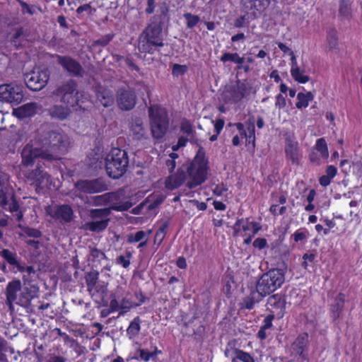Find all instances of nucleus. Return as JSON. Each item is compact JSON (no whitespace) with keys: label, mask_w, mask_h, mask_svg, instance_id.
Masks as SVG:
<instances>
[{"label":"nucleus","mask_w":362,"mask_h":362,"mask_svg":"<svg viewBox=\"0 0 362 362\" xmlns=\"http://www.w3.org/2000/svg\"><path fill=\"white\" fill-rule=\"evenodd\" d=\"M70 146L69 136L62 130L48 123L42 124L37 131L34 142L26 144L21 152L22 165L35 164L34 168L24 173L25 178L36 189H43L50 183V175L45 170V162L60 160Z\"/></svg>","instance_id":"f257e3e1"},{"label":"nucleus","mask_w":362,"mask_h":362,"mask_svg":"<svg viewBox=\"0 0 362 362\" xmlns=\"http://www.w3.org/2000/svg\"><path fill=\"white\" fill-rule=\"evenodd\" d=\"M208 160L203 147H199L194 158L187 161L177 169L176 173L165 180V187L173 190L179 187L189 178L187 186L189 189L201 185L207 178Z\"/></svg>","instance_id":"f03ea898"},{"label":"nucleus","mask_w":362,"mask_h":362,"mask_svg":"<svg viewBox=\"0 0 362 362\" xmlns=\"http://www.w3.org/2000/svg\"><path fill=\"white\" fill-rule=\"evenodd\" d=\"M23 284L19 279L10 281L6 288V304L10 310L13 309V303L24 308L27 313H34L32 301L38 298L40 288L33 284L26 276H23Z\"/></svg>","instance_id":"7ed1b4c3"},{"label":"nucleus","mask_w":362,"mask_h":362,"mask_svg":"<svg viewBox=\"0 0 362 362\" xmlns=\"http://www.w3.org/2000/svg\"><path fill=\"white\" fill-rule=\"evenodd\" d=\"M129 156L125 150L113 148L105 158V170L107 175L113 179L122 177L129 166Z\"/></svg>","instance_id":"20e7f679"},{"label":"nucleus","mask_w":362,"mask_h":362,"mask_svg":"<svg viewBox=\"0 0 362 362\" xmlns=\"http://www.w3.org/2000/svg\"><path fill=\"white\" fill-rule=\"evenodd\" d=\"M152 136L156 139H162L169 126V118L165 108L153 105L148 109Z\"/></svg>","instance_id":"39448f33"},{"label":"nucleus","mask_w":362,"mask_h":362,"mask_svg":"<svg viewBox=\"0 0 362 362\" xmlns=\"http://www.w3.org/2000/svg\"><path fill=\"white\" fill-rule=\"evenodd\" d=\"M284 280V274L281 269H270L259 279L256 284V290L264 298L279 288Z\"/></svg>","instance_id":"423d86ee"},{"label":"nucleus","mask_w":362,"mask_h":362,"mask_svg":"<svg viewBox=\"0 0 362 362\" xmlns=\"http://www.w3.org/2000/svg\"><path fill=\"white\" fill-rule=\"evenodd\" d=\"M115 97L117 107L122 111H130L136 105V94L134 90L128 86L118 88L116 90Z\"/></svg>","instance_id":"0eeeda50"},{"label":"nucleus","mask_w":362,"mask_h":362,"mask_svg":"<svg viewBox=\"0 0 362 362\" xmlns=\"http://www.w3.org/2000/svg\"><path fill=\"white\" fill-rule=\"evenodd\" d=\"M78 84L73 80L69 79L57 86L53 91V95L58 97L62 103L69 105L74 103V100L79 94L77 90Z\"/></svg>","instance_id":"6e6552de"},{"label":"nucleus","mask_w":362,"mask_h":362,"mask_svg":"<svg viewBox=\"0 0 362 362\" xmlns=\"http://www.w3.org/2000/svg\"><path fill=\"white\" fill-rule=\"evenodd\" d=\"M23 98V86L14 83L0 86V100L18 105Z\"/></svg>","instance_id":"1a4fd4ad"},{"label":"nucleus","mask_w":362,"mask_h":362,"mask_svg":"<svg viewBox=\"0 0 362 362\" xmlns=\"http://www.w3.org/2000/svg\"><path fill=\"white\" fill-rule=\"evenodd\" d=\"M49 78L47 70L33 71L24 75V81L27 87L33 91L42 89Z\"/></svg>","instance_id":"9d476101"},{"label":"nucleus","mask_w":362,"mask_h":362,"mask_svg":"<svg viewBox=\"0 0 362 362\" xmlns=\"http://www.w3.org/2000/svg\"><path fill=\"white\" fill-rule=\"evenodd\" d=\"M75 188L83 193L95 194L107 190V184L101 178L80 180L75 182Z\"/></svg>","instance_id":"9b49d317"},{"label":"nucleus","mask_w":362,"mask_h":362,"mask_svg":"<svg viewBox=\"0 0 362 362\" xmlns=\"http://www.w3.org/2000/svg\"><path fill=\"white\" fill-rule=\"evenodd\" d=\"M96 100L104 107H110L114 105L115 102V95L112 90L106 86L98 85L95 88Z\"/></svg>","instance_id":"f8f14e48"},{"label":"nucleus","mask_w":362,"mask_h":362,"mask_svg":"<svg viewBox=\"0 0 362 362\" xmlns=\"http://www.w3.org/2000/svg\"><path fill=\"white\" fill-rule=\"evenodd\" d=\"M58 63L72 76H82L83 69L81 65L70 57L58 56Z\"/></svg>","instance_id":"ddd939ff"},{"label":"nucleus","mask_w":362,"mask_h":362,"mask_svg":"<svg viewBox=\"0 0 362 362\" xmlns=\"http://www.w3.org/2000/svg\"><path fill=\"white\" fill-rule=\"evenodd\" d=\"M162 32V30L149 23L141 35H142V37H145L151 42L154 43L156 47H161L164 46Z\"/></svg>","instance_id":"4468645a"},{"label":"nucleus","mask_w":362,"mask_h":362,"mask_svg":"<svg viewBox=\"0 0 362 362\" xmlns=\"http://www.w3.org/2000/svg\"><path fill=\"white\" fill-rule=\"evenodd\" d=\"M308 343V334L307 333H303L300 334L291 344V354H294L295 356H298L303 359H305L306 356L304 354V351L307 347Z\"/></svg>","instance_id":"2eb2a0df"},{"label":"nucleus","mask_w":362,"mask_h":362,"mask_svg":"<svg viewBox=\"0 0 362 362\" xmlns=\"http://www.w3.org/2000/svg\"><path fill=\"white\" fill-rule=\"evenodd\" d=\"M129 130L131 135L135 140L140 141L146 137L147 131L144 127L143 119L140 117H135L132 119Z\"/></svg>","instance_id":"dca6fc26"},{"label":"nucleus","mask_w":362,"mask_h":362,"mask_svg":"<svg viewBox=\"0 0 362 362\" xmlns=\"http://www.w3.org/2000/svg\"><path fill=\"white\" fill-rule=\"evenodd\" d=\"M52 213V217L65 223L71 222L74 218L73 209L68 204L57 205Z\"/></svg>","instance_id":"f3484780"},{"label":"nucleus","mask_w":362,"mask_h":362,"mask_svg":"<svg viewBox=\"0 0 362 362\" xmlns=\"http://www.w3.org/2000/svg\"><path fill=\"white\" fill-rule=\"evenodd\" d=\"M170 19L169 8L163 6L160 8V13L153 16L150 24L163 30L168 28Z\"/></svg>","instance_id":"a211bd4d"},{"label":"nucleus","mask_w":362,"mask_h":362,"mask_svg":"<svg viewBox=\"0 0 362 362\" xmlns=\"http://www.w3.org/2000/svg\"><path fill=\"white\" fill-rule=\"evenodd\" d=\"M8 194H11V197L8 199V204L4 207L1 206L4 209H8L12 215L16 217V221H21L23 217V211L20 209V205L15 198L13 193L10 191L7 192Z\"/></svg>","instance_id":"6ab92c4d"},{"label":"nucleus","mask_w":362,"mask_h":362,"mask_svg":"<svg viewBox=\"0 0 362 362\" xmlns=\"http://www.w3.org/2000/svg\"><path fill=\"white\" fill-rule=\"evenodd\" d=\"M47 111L52 119L61 121L66 119L71 113V110L68 107L60 105H52Z\"/></svg>","instance_id":"aec40b11"},{"label":"nucleus","mask_w":362,"mask_h":362,"mask_svg":"<svg viewBox=\"0 0 362 362\" xmlns=\"http://www.w3.org/2000/svg\"><path fill=\"white\" fill-rule=\"evenodd\" d=\"M37 109L36 103H28L13 110V115L18 118H25L34 115Z\"/></svg>","instance_id":"412c9836"},{"label":"nucleus","mask_w":362,"mask_h":362,"mask_svg":"<svg viewBox=\"0 0 362 362\" xmlns=\"http://www.w3.org/2000/svg\"><path fill=\"white\" fill-rule=\"evenodd\" d=\"M291 74L293 79L300 83H305L306 82L310 81V77L306 75H303V73L304 71H300V68L297 64V62L296 59V57L293 54V52H291Z\"/></svg>","instance_id":"4be33fe9"},{"label":"nucleus","mask_w":362,"mask_h":362,"mask_svg":"<svg viewBox=\"0 0 362 362\" xmlns=\"http://www.w3.org/2000/svg\"><path fill=\"white\" fill-rule=\"evenodd\" d=\"M344 295L339 293L335 298L334 301L330 305V312L334 321H336L339 317L344 306Z\"/></svg>","instance_id":"5701e85b"},{"label":"nucleus","mask_w":362,"mask_h":362,"mask_svg":"<svg viewBox=\"0 0 362 362\" xmlns=\"http://www.w3.org/2000/svg\"><path fill=\"white\" fill-rule=\"evenodd\" d=\"M263 297L257 292V290L252 291L249 296L245 297L240 303V308L252 310L255 304L262 300Z\"/></svg>","instance_id":"b1692460"},{"label":"nucleus","mask_w":362,"mask_h":362,"mask_svg":"<svg viewBox=\"0 0 362 362\" xmlns=\"http://www.w3.org/2000/svg\"><path fill=\"white\" fill-rule=\"evenodd\" d=\"M286 304L285 299L284 296L280 294H274L271 296L267 303V309L271 310L272 312L274 310H279L280 312H282L284 309Z\"/></svg>","instance_id":"393cba45"},{"label":"nucleus","mask_w":362,"mask_h":362,"mask_svg":"<svg viewBox=\"0 0 362 362\" xmlns=\"http://www.w3.org/2000/svg\"><path fill=\"white\" fill-rule=\"evenodd\" d=\"M109 222L110 218L86 222L84 224V229L94 233H100L107 228Z\"/></svg>","instance_id":"a878e982"},{"label":"nucleus","mask_w":362,"mask_h":362,"mask_svg":"<svg viewBox=\"0 0 362 362\" xmlns=\"http://www.w3.org/2000/svg\"><path fill=\"white\" fill-rule=\"evenodd\" d=\"M0 255L10 264L16 267L19 272H24L23 265L17 260L16 254L8 249H4L0 252Z\"/></svg>","instance_id":"bb28decb"},{"label":"nucleus","mask_w":362,"mask_h":362,"mask_svg":"<svg viewBox=\"0 0 362 362\" xmlns=\"http://www.w3.org/2000/svg\"><path fill=\"white\" fill-rule=\"evenodd\" d=\"M6 175L0 173V206L4 207L8 204V198L11 197V194H7L11 190L6 186Z\"/></svg>","instance_id":"cd10ccee"},{"label":"nucleus","mask_w":362,"mask_h":362,"mask_svg":"<svg viewBox=\"0 0 362 362\" xmlns=\"http://www.w3.org/2000/svg\"><path fill=\"white\" fill-rule=\"evenodd\" d=\"M119 192H108L104 194L95 197V201L98 204H106L107 203H115L119 199Z\"/></svg>","instance_id":"c85d7f7f"},{"label":"nucleus","mask_w":362,"mask_h":362,"mask_svg":"<svg viewBox=\"0 0 362 362\" xmlns=\"http://www.w3.org/2000/svg\"><path fill=\"white\" fill-rule=\"evenodd\" d=\"M73 103H70L69 106L74 108V110H81L84 112L89 107V100L86 97H84L83 94L76 95Z\"/></svg>","instance_id":"c756f323"},{"label":"nucleus","mask_w":362,"mask_h":362,"mask_svg":"<svg viewBox=\"0 0 362 362\" xmlns=\"http://www.w3.org/2000/svg\"><path fill=\"white\" fill-rule=\"evenodd\" d=\"M327 41L329 51L337 53L339 50V47L338 37L335 30L330 29L327 32Z\"/></svg>","instance_id":"7c9ffc66"},{"label":"nucleus","mask_w":362,"mask_h":362,"mask_svg":"<svg viewBox=\"0 0 362 362\" xmlns=\"http://www.w3.org/2000/svg\"><path fill=\"white\" fill-rule=\"evenodd\" d=\"M99 278V272L97 270H91L85 274L84 279L87 285L88 292H91L95 286Z\"/></svg>","instance_id":"2f4dec72"},{"label":"nucleus","mask_w":362,"mask_h":362,"mask_svg":"<svg viewBox=\"0 0 362 362\" xmlns=\"http://www.w3.org/2000/svg\"><path fill=\"white\" fill-rule=\"evenodd\" d=\"M156 47H156L154 43L151 42L145 37H142V35L139 36L138 44V49L139 52L143 53L153 54Z\"/></svg>","instance_id":"473e14b6"},{"label":"nucleus","mask_w":362,"mask_h":362,"mask_svg":"<svg viewBox=\"0 0 362 362\" xmlns=\"http://www.w3.org/2000/svg\"><path fill=\"white\" fill-rule=\"evenodd\" d=\"M298 144L290 141L286 146L285 151L288 158L291 159L292 162L296 163L298 161Z\"/></svg>","instance_id":"72a5a7b5"},{"label":"nucleus","mask_w":362,"mask_h":362,"mask_svg":"<svg viewBox=\"0 0 362 362\" xmlns=\"http://www.w3.org/2000/svg\"><path fill=\"white\" fill-rule=\"evenodd\" d=\"M111 206L109 208L95 209L90 211V217L93 220L108 218L111 214Z\"/></svg>","instance_id":"f704fd0d"},{"label":"nucleus","mask_w":362,"mask_h":362,"mask_svg":"<svg viewBox=\"0 0 362 362\" xmlns=\"http://www.w3.org/2000/svg\"><path fill=\"white\" fill-rule=\"evenodd\" d=\"M339 15L344 18H349L351 15V0H340Z\"/></svg>","instance_id":"c9c22d12"},{"label":"nucleus","mask_w":362,"mask_h":362,"mask_svg":"<svg viewBox=\"0 0 362 362\" xmlns=\"http://www.w3.org/2000/svg\"><path fill=\"white\" fill-rule=\"evenodd\" d=\"M313 94L311 92L298 93L297 98L298 101L296 103V107L301 109L302 107H308L309 101L313 100Z\"/></svg>","instance_id":"e433bc0d"},{"label":"nucleus","mask_w":362,"mask_h":362,"mask_svg":"<svg viewBox=\"0 0 362 362\" xmlns=\"http://www.w3.org/2000/svg\"><path fill=\"white\" fill-rule=\"evenodd\" d=\"M221 61L222 62H226L227 61L233 62L240 66L244 62V57H240L238 53H224L221 57Z\"/></svg>","instance_id":"4c0bfd02"},{"label":"nucleus","mask_w":362,"mask_h":362,"mask_svg":"<svg viewBox=\"0 0 362 362\" xmlns=\"http://www.w3.org/2000/svg\"><path fill=\"white\" fill-rule=\"evenodd\" d=\"M140 322L141 320L139 317H135L131 322L127 329V332L129 335V338H132L139 334L140 331Z\"/></svg>","instance_id":"58836bf2"},{"label":"nucleus","mask_w":362,"mask_h":362,"mask_svg":"<svg viewBox=\"0 0 362 362\" xmlns=\"http://www.w3.org/2000/svg\"><path fill=\"white\" fill-rule=\"evenodd\" d=\"M243 6L247 11H259L265 7V4L264 2L259 0H246L243 4Z\"/></svg>","instance_id":"ea45409f"},{"label":"nucleus","mask_w":362,"mask_h":362,"mask_svg":"<svg viewBox=\"0 0 362 362\" xmlns=\"http://www.w3.org/2000/svg\"><path fill=\"white\" fill-rule=\"evenodd\" d=\"M151 233V230L148 231V233L143 230H139L135 234L129 233L127 235V242L129 243H137L143 240L145 238L148 237V235Z\"/></svg>","instance_id":"a19ab883"},{"label":"nucleus","mask_w":362,"mask_h":362,"mask_svg":"<svg viewBox=\"0 0 362 362\" xmlns=\"http://www.w3.org/2000/svg\"><path fill=\"white\" fill-rule=\"evenodd\" d=\"M316 149L320 153L322 158H328L329 153L325 139L320 138L317 139L316 143Z\"/></svg>","instance_id":"79ce46f5"},{"label":"nucleus","mask_w":362,"mask_h":362,"mask_svg":"<svg viewBox=\"0 0 362 362\" xmlns=\"http://www.w3.org/2000/svg\"><path fill=\"white\" fill-rule=\"evenodd\" d=\"M233 353L236 354V358L243 362H255V359L249 353L238 349H235Z\"/></svg>","instance_id":"37998d69"},{"label":"nucleus","mask_w":362,"mask_h":362,"mask_svg":"<svg viewBox=\"0 0 362 362\" xmlns=\"http://www.w3.org/2000/svg\"><path fill=\"white\" fill-rule=\"evenodd\" d=\"M132 205V203L129 201L115 202L112 204L111 209L117 211H124L129 210Z\"/></svg>","instance_id":"c03bdc74"},{"label":"nucleus","mask_w":362,"mask_h":362,"mask_svg":"<svg viewBox=\"0 0 362 362\" xmlns=\"http://www.w3.org/2000/svg\"><path fill=\"white\" fill-rule=\"evenodd\" d=\"M183 17L187 21V26L188 28H194L200 20L198 16L192 14L191 13H184Z\"/></svg>","instance_id":"a18cd8bd"},{"label":"nucleus","mask_w":362,"mask_h":362,"mask_svg":"<svg viewBox=\"0 0 362 362\" xmlns=\"http://www.w3.org/2000/svg\"><path fill=\"white\" fill-rule=\"evenodd\" d=\"M8 342L3 337H0V362H8L6 352L8 351Z\"/></svg>","instance_id":"49530a36"},{"label":"nucleus","mask_w":362,"mask_h":362,"mask_svg":"<svg viewBox=\"0 0 362 362\" xmlns=\"http://www.w3.org/2000/svg\"><path fill=\"white\" fill-rule=\"evenodd\" d=\"M18 226L20 228H21L23 230V231L29 237L37 238H40L42 236L41 231L37 229L29 228V227H24V226H22V225L21 223H19Z\"/></svg>","instance_id":"de8ad7c7"},{"label":"nucleus","mask_w":362,"mask_h":362,"mask_svg":"<svg viewBox=\"0 0 362 362\" xmlns=\"http://www.w3.org/2000/svg\"><path fill=\"white\" fill-rule=\"evenodd\" d=\"M114 34H107L105 35L102 36L98 40L94 41L93 45L105 47L109 44V42L112 40Z\"/></svg>","instance_id":"09e8293b"},{"label":"nucleus","mask_w":362,"mask_h":362,"mask_svg":"<svg viewBox=\"0 0 362 362\" xmlns=\"http://www.w3.org/2000/svg\"><path fill=\"white\" fill-rule=\"evenodd\" d=\"M188 70L186 65L175 64L173 66L172 74L173 76H179L185 74Z\"/></svg>","instance_id":"8fccbe9b"},{"label":"nucleus","mask_w":362,"mask_h":362,"mask_svg":"<svg viewBox=\"0 0 362 362\" xmlns=\"http://www.w3.org/2000/svg\"><path fill=\"white\" fill-rule=\"evenodd\" d=\"M170 225V221H165L159 228L158 230L156 233L155 238L157 239L158 238H160V241H161L167 231V229Z\"/></svg>","instance_id":"3c124183"},{"label":"nucleus","mask_w":362,"mask_h":362,"mask_svg":"<svg viewBox=\"0 0 362 362\" xmlns=\"http://www.w3.org/2000/svg\"><path fill=\"white\" fill-rule=\"evenodd\" d=\"M180 129L182 132L189 136L193 133L192 126L191 123L187 119L182 121Z\"/></svg>","instance_id":"603ef678"},{"label":"nucleus","mask_w":362,"mask_h":362,"mask_svg":"<svg viewBox=\"0 0 362 362\" xmlns=\"http://www.w3.org/2000/svg\"><path fill=\"white\" fill-rule=\"evenodd\" d=\"M90 257L93 258V260L97 258L106 259L105 253L97 248H93L91 250Z\"/></svg>","instance_id":"864d4df0"},{"label":"nucleus","mask_w":362,"mask_h":362,"mask_svg":"<svg viewBox=\"0 0 362 362\" xmlns=\"http://www.w3.org/2000/svg\"><path fill=\"white\" fill-rule=\"evenodd\" d=\"M276 107L281 109L286 106V98L281 94H279L276 97Z\"/></svg>","instance_id":"5fc2aeb1"},{"label":"nucleus","mask_w":362,"mask_h":362,"mask_svg":"<svg viewBox=\"0 0 362 362\" xmlns=\"http://www.w3.org/2000/svg\"><path fill=\"white\" fill-rule=\"evenodd\" d=\"M238 89L241 95V98H243L246 93L250 92V87L247 84L242 83L238 86Z\"/></svg>","instance_id":"6e6d98bb"},{"label":"nucleus","mask_w":362,"mask_h":362,"mask_svg":"<svg viewBox=\"0 0 362 362\" xmlns=\"http://www.w3.org/2000/svg\"><path fill=\"white\" fill-rule=\"evenodd\" d=\"M274 316L273 315H268L264 320V325L261 327L263 329H267L272 327V320Z\"/></svg>","instance_id":"4d7b16f0"},{"label":"nucleus","mask_w":362,"mask_h":362,"mask_svg":"<svg viewBox=\"0 0 362 362\" xmlns=\"http://www.w3.org/2000/svg\"><path fill=\"white\" fill-rule=\"evenodd\" d=\"M267 245V240L264 238H257L253 242V246L257 247L259 250L263 249Z\"/></svg>","instance_id":"13d9d810"},{"label":"nucleus","mask_w":362,"mask_h":362,"mask_svg":"<svg viewBox=\"0 0 362 362\" xmlns=\"http://www.w3.org/2000/svg\"><path fill=\"white\" fill-rule=\"evenodd\" d=\"M133 306H134V305L126 298H123L120 303V308L122 310H124V312L129 310Z\"/></svg>","instance_id":"bf43d9fd"},{"label":"nucleus","mask_w":362,"mask_h":362,"mask_svg":"<svg viewBox=\"0 0 362 362\" xmlns=\"http://www.w3.org/2000/svg\"><path fill=\"white\" fill-rule=\"evenodd\" d=\"M139 352L140 358L144 361H148L150 358L153 357V354L146 350L139 349Z\"/></svg>","instance_id":"052dcab7"},{"label":"nucleus","mask_w":362,"mask_h":362,"mask_svg":"<svg viewBox=\"0 0 362 362\" xmlns=\"http://www.w3.org/2000/svg\"><path fill=\"white\" fill-rule=\"evenodd\" d=\"M20 4H21V8H22V11L23 13H28L30 15H33L34 13V12H35L34 9L32 8L27 3H25L24 1H20Z\"/></svg>","instance_id":"680f3d73"},{"label":"nucleus","mask_w":362,"mask_h":362,"mask_svg":"<svg viewBox=\"0 0 362 362\" xmlns=\"http://www.w3.org/2000/svg\"><path fill=\"white\" fill-rule=\"evenodd\" d=\"M156 7V0H147V7L146 8V13L151 14L153 13Z\"/></svg>","instance_id":"e2e57ef3"},{"label":"nucleus","mask_w":362,"mask_h":362,"mask_svg":"<svg viewBox=\"0 0 362 362\" xmlns=\"http://www.w3.org/2000/svg\"><path fill=\"white\" fill-rule=\"evenodd\" d=\"M249 135L247 136L246 133L244 132V135L249 139V142L250 139H252V141H255V126L254 123H251L248 127Z\"/></svg>","instance_id":"0e129e2a"},{"label":"nucleus","mask_w":362,"mask_h":362,"mask_svg":"<svg viewBox=\"0 0 362 362\" xmlns=\"http://www.w3.org/2000/svg\"><path fill=\"white\" fill-rule=\"evenodd\" d=\"M337 172V168L334 167V165H329L326 170L327 175L331 177L332 179L336 175Z\"/></svg>","instance_id":"69168bd1"},{"label":"nucleus","mask_w":362,"mask_h":362,"mask_svg":"<svg viewBox=\"0 0 362 362\" xmlns=\"http://www.w3.org/2000/svg\"><path fill=\"white\" fill-rule=\"evenodd\" d=\"M331 177L326 175H322L319 179V182L322 186L326 187L329 185L331 182Z\"/></svg>","instance_id":"338daca9"},{"label":"nucleus","mask_w":362,"mask_h":362,"mask_svg":"<svg viewBox=\"0 0 362 362\" xmlns=\"http://www.w3.org/2000/svg\"><path fill=\"white\" fill-rule=\"evenodd\" d=\"M245 21V16H241L239 18H236L234 21V26L235 28H242L243 27Z\"/></svg>","instance_id":"774afa93"}]
</instances>
